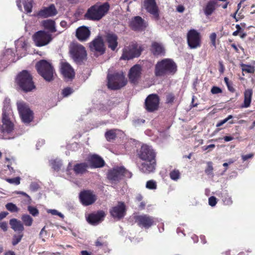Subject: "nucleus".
I'll use <instances>...</instances> for the list:
<instances>
[{"mask_svg": "<svg viewBox=\"0 0 255 255\" xmlns=\"http://www.w3.org/2000/svg\"><path fill=\"white\" fill-rule=\"evenodd\" d=\"M95 246L99 250H102L105 253H108L110 251L108 247V242L103 237H100L97 239L95 242Z\"/></svg>", "mask_w": 255, "mask_h": 255, "instance_id": "30", "label": "nucleus"}, {"mask_svg": "<svg viewBox=\"0 0 255 255\" xmlns=\"http://www.w3.org/2000/svg\"><path fill=\"white\" fill-rule=\"evenodd\" d=\"M242 71L248 73H254L255 69V67L250 65H247L245 64H242L241 65Z\"/></svg>", "mask_w": 255, "mask_h": 255, "instance_id": "39", "label": "nucleus"}, {"mask_svg": "<svg viewBox=\"0 0 255 255\" xmlns=\"http://www.w3.org/2000/svg\"><path fill=\"white\" fill-rule=\"evenodd\" d=\"M23 7L24 10L27 13H30L32 11V4L31 1H29L28 0H24L23 1Z\"/></svg>", "mask_w": 255, "mask_h": 255, "instance_id": "42", "label": "nucleus"}, {"mask_svg": "<svg viewBox=\"0 0 255 255\" xmlns=\"http://www.w3.org/2000/svg\"><path fill=\"white\" fill-rule=\"evenodd\" d=\"M23 237V233H19L18 235H14L11 241L12 246H15L18 244L21 241Z\"/></svg>", "mask_w": 255, "mask_h": 255, "instance_id": "38", "label": "nucleus"}, {"mask_svg": "<svg viewBox=\"0 0 255 255\" xmlns=\"http://www.w3.org/2000/svg\"><path fill=\"white\" fill-rule=\"evenodd\" d=\"M17 109L22 122L29 124L33 119V112L28 106L23 102H19L17 104Z\"/></svg>", "mask_w": 255, "mask_h": 255, "instance_id": "11", "label": "nucleus"}, {"mask_svg": "<svg viewBox=\"0 0 255 255\" xmlns=\"http://www.w3.org/2000/svg\"><path fill=\"white\" fill-rule=\"evenodd\" d=\"M0 228L4 232L7 230V224L5 222H2L0 223Z\"/></svg>", "mask_w": 255, "mask_h": 255, "instance_id": "56", "label": "nucleus"}, {"mask_svg": "<svg viewBox=\"0 0 255 255\" xmlns=\"http://www.w3.org/2000/svg\"><path fill=\"white\" fill-rule=\"evenodd\" d=\"M2 129L3 132L10 133L13 129V124L10 121L8 114L3 112L2 113Z\"/></svg>", "mask_w": 255, "mask_h": 255, "instance_id": "27", "label": "nucleus"}, {"mask_svg": "<svg viewBox=\"0 0 255 255\" xmlns=\"http://www.w3.org/2000/svg\"><path fill=\"white\" fill-rule=\"evenodd\" d=\"M217 4V1L216 0H213L209 1L205 9L204 12L205 14L207 15H210L214 12L216 8V5Z\"/></svg>", "mask_w": 255, "mask_h": 255, "instance_id": "34", "label": "nucleus"}, {"mask_svg": "<svg viewBox=\"0 0 255 255\" xmlns=\"http://www.w3.org/2000/svg\"><path fill=\"white\" fill-rule=\"evenodd\" d=\"M5 180L10 184H14L15 185H19L20 184V178L19 177H16L13 178H6Z\"/></svg>", "mask_w": 255, "mask_h": 255, "instance_id": "46", "label": "nucleus"}, {"mask_svg": "<svg viewBox=\"0 0 255 255\" xmlns=\"http://www.w3.org/2000/svg\"><path fill=\"white\" fill-rule=\"evenodd\" d=\"M9 224L11 229L15 232H18L19 233H23L24 228L23 224L16 219H11L9 221Z\"/></svg>", "mask_w": 255, "mask_h": 255, "instance_id": "31", "label": "nucleus"}, {"mask_svg": "<svg viewBox=\"0 0 255 255\" xmlns=\"http://www.w3.org/2000/svg\"><path fill=\"white\" fill-rule=\"evenodd\" d=\"M170 178L174 181H177L180 177V173L178 169H174L169 173Z\"/></svg>", "mask_w": 255, "mask_h": 255, "instance_id": "40", "label": "nucleus"}, {"mask_svg": "<svg viewBox=\"0 0 255 255\" xmlns=\"http://www.w3.org/2000/svg\"><path fill=\"white\" fill-rule=\"evenodd\" d=\"M144 6L147 12L151 14L155 20L159 19V10L155 0H145Z\"/></svg>", "mask_w": 255, "mask_h": 255, "instance_id": "18", "label": "nucleus"}, {"mask_svg": "<svg viewBox=\"0 0 255 255\" xmlns=\"http://www.w3.org/2000/svg\"><path fill=\"white\" fill-rule=\"evenodd\" d=\"M188 46L191 49H195L201 46V35L196 30L190 29L187 34Z\"/></svg>", "mask_w": 255, "mask_h": 255, "instance_id": "13", "label": "nucleus"}, {"mask_svg": "<svg viewBox=\"0 0 255 255\" xmlns=\"http://www.w3.org/2000/svg\"><path fill=\"white\" fill-rule=\"evenodd\" d=\"M47 212L48 213H50L53 215H57L61 218L62 219H63L64 217V216L60 212H59L57 210L55 209H49L47 211Z\"/></svg>", "mask_w": 255, "mask_h": 255, "instance_id": "51", "label": "nucleus"}, {"mask_svg": "<svg viewBox=\"0 0 255 255\" xmlns=\"http://www.w3.org/2000/svg\"><path fill=\"white\" fill-rule=\"evenodd\" d=\"M42 26L45 29L48 30L50 33L56 32L57 30L55 27V22L52 19H47L42 21Z\"/></svg>", "mask_w": 255, "mask_h": 255, "instance_id": "32", "label": "nucleus"}, {"mask_svg": "<svg viewBox=\"0 0 255 255\" xmlns=\"http://www.w3.org/2000/svg\"><path fill=\"white\" fill-rule=\"evenodd\" d=\"M147 26L145 20L139 16L132 17L129 22V27L133 31H142L145 29Z\"/></svg>", "mask_w": 255, "mask_h": 255, "instance_id": "16", "label": "nucleus"}, {"mask_svg": "<svg viewBox=\"0 0 255 255\" xmlns=\"http://www.w3.org/2000/svg\"><path fill=\"white\" fill-rule=\"evenodd\" d=\"M141 51V48L140 47H138L137 43H132L123 49L121 59L128 60L138 57L140 55Z\"/></svg>", "mask_w": 255, "mask_h": 255, "instance_id": "9", "label": "nucleus"}, {"mask_svg": "<svg viewBox=\"0 0 255 255\" xmlns=\"http://www.w3.org/2000/svg\"><path fill=\"white\" fill-rule=\"evenodd\" d=\"M150 50L155 57L163 56L165 54V49L163 45L155 41L152 43Z\"/></svg>", "mask_w": 255, "mask_h": 255, "instance_id": "24", "label": "nucleus"}, {"mask_svg": "<svg viewBox=\"0 0 255 255\" xmlns=\"http://www.w3.org/2000/svg\"><path fill=\"white\" fill-rule=\"evenodd\" d=\"M36 46L42 47L48 45L53 40L52 34L45 30L36 32L32 36Z\"/></svg>", "mask_w": 255, "mask_h": 255, "instance_id": "8", "label": "nucleus"}, {"mask_svg": "<svg viewBox=\"0 0 255 255\" xmlns=\"http://www.w3.org/2000/svg\"><path fill=\"white\" fill-rule=\"evenodd\" d=\"M21 220L26 226H31L33 223V219L27 214H24L21 216Z\"/></svg>", "mask_w": 255, "mask_h": 255, "instance_id": "37", "label": "nucleus"}, {"mask_svg": "<svg viewBox=\"0 0 255 255\" xmlns=\"http://www.w3.org/2000/svg\"><path fill=\"white\" fill-rule=\"evenodd\" d=\"M219 196L221 197L223 202L225 205H230L232 204L233 201L231 197L229 196L227 191L225 190L221 192Z\"/></svg>", "mask_w": 255, "mask_h": 255, "instance_id": "35", "label": "nucleus"}, {"mask_svg": "<svg viewBox=\"0 0 255 255\" xmlns=\"http://www.w3.org/2000/svg\"><path fill=\"white\" fill-rule=\"evenodd\" d=\"M159 102V97L157 94H150L145 100L144 108L147 112H153L158 109Z\"/></svg>", "mask_w": 255, "mask_h": 255, "instance_id": "12", "label": "nucleus"}, {"mask_svg": "<svg viewBox=\"0 0 255 255\" xmlns=\"http://www.w3.org/2000/svg\"><path fill=\"white\" fill-rule=\"evenodd\" d=\"M6 209L11 213L18 212L19 208L12 203H8L5 205Z\"/></svg>", "mask_w": 255, "mask_h": 255, "instance_id": "41", "label": "nucleus"}, {"mask_svg": "<svg viewBox=\"0 0 255 255\" xmlns=\"http://www.w3.org/2000/svg\"><path fill=\"white\" fill-rule=\"evenodd\" d=\"M232 118H233V116H232V115L228 116V117H227L225 119L219 121L217 124L216 127L218 128V127L222 126V125H223L224 124H225L226 122H227L228 121H229L230 119H232Z\"/></svg>", "mask_w": 255, "mask_h": 255, "instance_id": "52", "label": "nucleus"}, {"mask_svg": "<svg viewBox=\"0 0 255 255\" xmlns=\"http://www.w3.org/2000/svg\"><path fill=\"white\" fill-rule=\"evenodd\" d=\"M106 214L102 210L98 211L96 213H92L89 215L87 220L92 225H96L104 220Z\"/></svg>", "mask_w": 255, "mask_h": 255, "instance_id": "21", "label": "nucleus"}, {"mask_svg": "<svg viewBox=\"0 0 255 255\" xmlns=\"http://www.w3.org/2000/svg\"><path fill=\"white\" fill-rule=\"evenodd\" d=\"M126 206L123 202H119L118 205L112 207L110 210V213L114 219L120 220L126 215Z\"/></svg>", "mask_w": 255, "mask_h": 255, "instance_id": "14", "label": "nucleus"}, {"mask_svg": "<svg viewBox=\"0 0 255 255\" xmlns=\"http://www.w3.org/2000/svg\"><path fill=\"white\" fill-rule=\"evenodd\" d=\"M137 156L142 161L138 166L141 172L149 174L155 171L156 166V153L151 146L143 144L137 151Z\"/></svg>", "mask_w": 255, "mask_h": 255, "instance_id": "1", "label": "nucleus"}, {"mask_svg": "<svg viewBox=\"0 0 255 255\" xmlns=\"http://www.w3.org/2000/svg\"><path fill=\"white\" fill-rule=\"evenodd\" d=\"M88 161L90 167L93 168H101L105 165L104 160L96 154L89 155L88 157Z\"/></svg>", "mask_w": 255, "mask_h": 255, "instance_id": "20", "label": "nucleus"}, {"mask_svg": "<svg viewBox=\"0 0 255 255\" xmlns=\"http://www.w3.org/2000/svg\"><path fill=\"white\" fill-rule=\"evenodd\" d=\"M8 214V213L7 212H1L0 213V221L4 219L6 217V216Z\"/></svg>", "mask_w": 255, "mask_h": 255, "instance_id": "59", "label": "nucleus"}, {"mask_svg": "<svg viewBox=\"0 0 255 255\" xmlns=\"http://www.w3.org/2000/svg\"><path fill=\"white\" fill-rule=\"evenodd\" d=\"M211 92L213 94H217L222 93V90L220 88L218 87L213 86L211 90Z\"/></svg>", "mask_w": 255, "mask_h": 255, "instance_id": "54", "label": "nucleus"}, {"mask_svg": "<svg viewBox=\"0 0 255 255\" xmlns=\"http://www.w3.org/2000/svg\"><path fill=\"white\" fill-rule=\"evenodd\" d=\"M4 255H16L15 253L12 251H8L5 252Z\"/></svg>", "mask_w": 255, "mask_h": 255, "instance_id": "63", "label": "nucleus"}, {"mask_svg": "<svg viewBox=\"0 0 255 255\" xmlns=\"http://www.w3.org/2000/svg\"><path fill=\"white\" fill-rule=\"evenodd\" d=\"M15 86L18 91L27 93L36 89L32 76L27 70L19 73L15 79Z\"/></svg>", "mask_w": 255, "mask_h": 255, "instance_id": "2", "label": "nucleus"}, {"mask_svg": "<svg viewBox=\"0 0 255 255\" xmlns=\"http://www.w3.org/2000/svg\"><path fill=\"white\" fill-rule=\"evenodd\" d=\"M132 173L123 166L116 167L108 171L107 177L112 182H118L124 177L130 178Z\"/></svg>", "mask_w": 255, "mask_h": 255, "instance_id": "7", "label": "nucleus"}, {"mask_svg": "<svg viewBox=\"0 0 255 255\" xmlns=\"http://www.w3.org/2000/svg\"><path fill=\"white\" fill-rule=\"evenodd\" d=\"M61 72L64 77L68 79H73L75 76L74 69L67 62L61 63Z\"/></svg>", "mask_w": 255, "mask_h": 255, "instance_id": "26", "label": "nucleus"}, {"mask_svg": "<svg viewBox=\"0 0 255 255\" xmlns=\"http://www.w3.org/2000/svg\"><path fill=\"white\" fill-rule=\"evenodd\" d=\"M177 70L175 62L171 59L165 58L158 61L155 65L154 75L156 77H163L174 75Z\"/></svg>", "mask_w": 255, "mask_h": 255, "instance_id": "3", "label": "nucleus"}, {"mask_svg": "<svg viewBox=\"0 0 255 255\" xmlns=\"http://www.w3.org/2000/svg\"><path fill=\"white\" fill-rule=\"evenodd\" d=\"M215 147V145L214 144H211L207 146H204L202 148L203 150H206L209 148H214Z\"/></svg>", "mask_w": 255, "mask_h": 255, "instance_id": "60", "label": "nucleus"}, {"mask_svg": "<svg viewBox=\"0 0 255 255\" xmlns=\"http://www.w3.org/2000/svg\"><path fill=\"white\" fill-rule=\"evenodd\" d=\"M253 96V90L251 89H246L244 92V102L241 104V108H247L250 107Z\"/></svg>", "mask_w": 255, "mask_h": 255, "instance_id": "29", "label": "nucleus"}, {"mask_svg": "<svg viewBox=\"0 0 255 255\" xmlns=\"http://www.w3.org/2000/svg\"><path fill=\"white\" fill-rule=\"evenodd\" d=\"M210 39L211 40V45L215 48H216V40L217 38V34L215 32L212 33L210 35Z\"/></svg>", "mask_w": 255, "mask_h": 255, "instance_id": "49", "label": "nucleus"}, {"mask_svg": "<svg viewBox=\"0 0 255 255\" xmlns=\"http://www.w3.org/2000/svg\"><path fill=\"white\" fill-rule=\"evenodd\" d=\"M52 168L56 171H59L61 167V163L60 162L56 160H52L51 162Z\"/></svg>", "mask_w": 255, "mask_h": 255, "instance_id": "45", "label": "nucleus"}, {"mask_svg": "<svg viewBox=\"0 0 255 255\" xmlns=\"http://www.w3.org/2000/svg\"><path fill=\"white\" fill-rule=\"evenodd\" d=\"M223 139L225 141L228 142L234 139V137L231 136H225L223 137Z\"/></svg>", "mask_w": 255, "mask_h": 255, "instance_id": "62", "label": "nucleus"}, {"mask_svg": "<svg viewBox=\"0 0 255 255\" xmlns=\"http://www.w3.org/2000/svg\"><path fill=\"white\" fill-rule=\"evenodd\" d=\"M57 10L53 4H51L48 7H44L43 9L39 10L38 12V15L41 17L46 18L56 15Z\"/></svg>", "mask_w": 255, "mask_h": 255, "instance_id": "25", "label": "nucleus"}, {"mask_svg": "<svg viewBox=\"0 0 255 255\" xmlns=\"http://www.w3.org/2000/svg\"><path fill=\"white\" fill-rule=\"evenodd\" d=\"M116 130V129H112L105 132V136L108 141L111 142L116 139L117 137Z\"/></svg>", "mask_w": 255, "mask_h": 255, "instance_id": "36", "label": "nucleus"}, {"mask_svg": "<svg viewBox=\"0 0 255 255\" xmlns=\"http://www.w3.org/2000/svg\"><path fill=\"white\" fill-rule=\"evenodd\" d=\"M185 9V8L182 5H179L177 7V10L179 12H183Z\"/></svg>", "mask_w": 255, "mask_h": 255, "instance_id": "61", "label": "nucleus"}, {"mask_svg": "<svg viewBox=\"0 0 255 255\" xmlns=\"http://www.w3.org/2000/svg\"><path fill=\"white\" fill-rule=\"evenodd\" d=\"M90 47L92 51L98 52L101 54L104 53L105 51L104 42L101 37H99L93 40L90 43Z\"/></svg>", "mask_w": 255, "mask_h": 255, "instance_id": "22", "label": "nucleus"}, {"mask_svg": "<svg viewBox=\"0 0 255 255\" xmlns=\"http://www.w3.org/2000/svg\"><path fill=\"white\" fill-rule=\"evenodd\" d=\"M70 52L74 60L77 63L82 62L87 56L85 48L81 44H73L71 47Z\"/></svg>", "mask_w": 255, "mask_h": 255, "instance_id": "10", "label": "nucleus"}, {"mask_svg": "<svg viewBox=\"0 0 255 255\" xmlns=\"http://www.w3.org/2000/svg\"><path fill=\"white\" fill-rule=\"evenodd\" d=\"M38 73L47 81L50 82L54 79V68L51 64L46 60H41L36 64Z\"/></svg>", "mask_w": 255, "mask_h": 255, "instance_id": "5", "label": "nucleus"}, {"mask_svg": "<svg viewBox=\"0 0 255 255\" xmlns=\"http://www.w3.org/2000/svg\"><path fill=\"white\" fill-rule=\"evenodd\" d=\"M142 67L139 64H135L129 70L128 77L129 81L133 84L138 83L141 78Z\"/></svg>", "mask_w": 255, "mask_h": 255, "instance_id": "19", "label": "nucleus"}, {"mask_svg": "<svg viewBox=\"0 0 255 255\" xmlns=\"http://www.w3.org/2000/svg\"><path fill=\"white\" fill-rule=\"evenodd\" d=\"M217 204V199L214 196H211L209 198V204L212 206H215Z\"/></svg>", "mask_w": 255, "mask_h": 255, "instance_id": "55", "label": "nucleus"}, {"mask_svg": "<svg viewBox=\"0 0 255 255\" xmlns=\"http://www.w3.org/2000/svg\"><path fill=\"white\" fill-rule=\"evenodd\" d=\"M27 210L29 211V213L31 214L33 216H37L39 214L38 210L35 207L28 206Z\"/></svg>", "mask_w": 255, "mask_h": 255, "instance_id": "47", "label": "nucleus"}, {"mask_svg": "<svg viewBox=\"0 0 255 255\" xmlns=\"http://www.w3.org/2000/svg\"><path fill=\"white\" fill-rule=\"evenodd\" d=\"M207 167L205 169V173L208 175H210L211 174H213V172L214 170V168L213 167V163L211 161H208L207 162Z\"/></svg>", "mask_w": 255, "mask_h": 255, "instance_id": "43", "label": "nucleus"}, {"mask_svg": "<svg viewBox=\"0 0 255 255\" xmlns=\"http://www.w3.org/2000/svg\"><path fill=\"white\" fill-rule=\"evenodd\" d=\"M81 255H92L91 253H89L87 251H82L81 252Z\"/></svg>", "mask_w": 255, "mask_h": 255, "instance_id": "64", "label": "nucleus"}, {"mask_svg": "<svg viewBox=\"0 0 255 255\" xmlns=\"http://www.w3.org/2000/svg\"><path fill=\"white\" fill-rule=\"evenodd\" d=\"M79 197L82 204L85 206L93 204L97 200L96 195L90 190L81 191Z\"/></svg>", "mask_w": 255, "mask_h": 255, "instance_id": "15", "label": "nucleus"}, {"mask_svg": "<svg viewBox=\"0 0 255 255\" xmlns=\"http://www.w3.org/2000/svg\"><path fill=\"white\" fill-rule=\"evenodd\" d=\"M146 187L150 190H154L157 188L156 182L153 180H150L146 182Z\"/></svg>", "mask_w": 255, "mask_h": 255, "instance_id": "44", "label": "nucleus"}, {"mask_svg": "<svg viewBox=\"0 0 255 255\" xmlns=\"http://www.w3.org/2000/svg\"><path fill=\"white\" fill-rule=\"evenodd\" d=\"M110 4L105 2L102 4L96 3L89 7L84 15L86 19L93 21H99L108 13Z\"/></svg>", "mask_w": 255, "mask_h": 255, "instance_id": "4", "label": "nucleus"}, {"mask_svg": "<svg viewBox=\"0 0 255 255\" xmlns=\"http://www.w3.org/2000/svg\"><path fill=\"white\" fill-rule=\"evenodd\" d=\"M88 165L86 162L77 163L73 167V170L75 174H83L87 171Z\"/></svg>", "mask_w": 255, "mask_h": 255, "instance_id": "33", "label": "nucleus"}, {"mask_svg": "<svg viewBox=\"0 0 255 255\" xmlns=\"http://www.w3.org/2000/svg\"><path fill=\"white\" fill-rule=\"evenodd\" d=\"M107 86L109 89L116 90L121 89L127 84V80L123 73H115L107 76Z\"/></svg>", "mask_w": 255, "mask_h": 255, "instance_id": "6", "label": "nucleus"}, {"mask_svg": "<svg viewBox=\"0 0 255 255\" xmlns=\"http://www.w3.org/2000/svg\"><path fill=\"white\" fill-rule=\"evenodd\" d=\"M175 99V96L173 93H169L166 95V103L172 104Z\"/></svg>", "mask_w": 255, "mask_h": 255, "instance_id": "48", "label": "nucleus"}, {"mask_svg": "<svg viewBox=\"0 0 255 255\" xmlns=\"http://www.w3.org/2000/svg\"><path fill=\"white\" fill-rule=\"evenodd\" d=\"M135 223L140 227L148 229L151 227L154 223L153 217L146 214L137 215L134 216Z\"/></svg>", "mask_w": 255, "mask_h": 255, "instance_id": "17", "label": "nucleus"}, {"mask_svg": "<svg viewBox=\"0 0 255 255\" xmlns=\"http://www.w3.org/2000/svg\"><path fill=\"white\" fill-rule=\"evenodd\" d=\"M254 156V154L253 153H250L247 155H242V159L244 161H246L248 159L252 158Z\"/></svg>", "mask_w": 255, "mask_h": 255, "instance_id": "57", "label": "nucleus"}, {"mask_svg": "<svg viewBox=\"0 0 255 255\" xmlns=\"http://www.w3.org/2000/svg\"><path fill=\"white\" fill-rule=\"evenodd\" d=\"M118 36L115 33H108L106 36L108 46L112 51H115L118 45Z\"/></svg>", "mask_w": 255, "mask_h": 255, "instance_id": "28", "label": "nucleus"}, {"mask_svg": "<svg viewBox=\"0 0 255 255\" xmlns=\"http://www.w3.org/2000/svg\"><path fill=\"white\" fill-rule=\"evenodd\" d=\"M73 92V90L72 88L70 87H67L64 88L62 90V94L63 96V97H67L70 94H71Z\"/></svg>", "mask_w": 255, "mask_h": 255, "instance_id": "50", "label": "nucleus"}, {"mask_svg": "<svg viewBox=\"0 0 255 255\" xmlns=\"http://www.w3.org/2000/svg\"><path fill=\"white\" fill-rule=\"evenodd\" d=\"M227 86L228 87V89L229 91H230V92H231L232 93L235 92V89L233 87V83L232 82H230V83H229V84L227 85Z\"/></svg>", "mask_w": 255, "mask_h": 255, "instance_id": "58", "label": "nucleus"}, {"mask_svg": "<svg viewBox=\"0 0 255 255\" xmlns=\"http://www.w3.org/2000/svg\"><path fill=\"white\" fill-rule=\"evenodd\" d=\"M91 31L88 27L82 26L78 27L76 31V36L80 41H85L88 39Z\"/></svg>", "mask_w": 255, "mask_h": 255, "instance_id": "23", "label": "nucleus"}, {"mask_svg": "<svg viewBox=\"0 0 255 255\" xmlns=\"http://www.w3.org/2000/svg\"><path fill=\"white\" fill-rule=\"evenodd\" d=\"M45 227H44L41 230L39 237L42 239L43 242L45 241V238H47V232L45 230Z\"/></svg>", "mask_w": 255, "mask_h": 255, "instance_id": "53", "label": "nucleus"}]
</instances>
